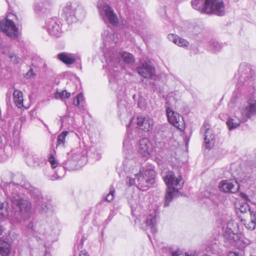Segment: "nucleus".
Returning a JSON list of instances; mask_svg holds the SVG:
<instances>
[{
  "instance_id": "obj_1",
  "label": "nucleus",
  "mask_w": 256,
  "mask_h": 256,
  "mask_svg": "<svg viewBox=\"0 0 256 256\" xmlns=\"http://www.w3.org/2000/svg\"><path fill=\"white\" fill-rule=\"evenodd\" d=\"M191 3L194 8L202 14L222 16L224 13V5L220 0H192Z\"/></svg>"
},
{
  "instance_id": "obj_2",
  "label": "nucleus",
  "mask_w": 256,
  "mask_h": 256,
  "mask_svg": "<svg viewBox=\"0 0 256 256\" xmlns=\"http://www.w3.org/2000/svg\"><path fill=\"white\" fill-rule=\"evenodd\" d=\"M138 183V187L142 190H146L149 184L152 182L154 178V172L152 170H146L136 175Z\"/></svg>"
},
{
  "instance_id": "obj_3",
  "label": "nucleus",
  "mask_w": 256,
  "mask_h": 256,
  "mask_svg": "<svg viewBox=\"0 0 256 256\" xmlns=\"http://www.w3.org/2000/svg\"><path fill=\"white\" fill-rule=\"evenodd\" d=\"M168 122L173 126L180 130L185 128V122L183 118L178 113L174 112L171 108H168L166 110Z\"/></svg>"
},
{
  "instance_id": "obj_4",
  "label": "nucleus",
  "mask_w": 256,
  "mask_h": 256,
  "mask_svg": "<svg viewBox=\"0 0 256 256\" xmlns=\"http://www.w3.org/2000/svg\"><path fill=\"white\" fill-rule=\"evenodd\" d=\"M164 180L169 190H178L182 187V184H181L182 177L178 176L176 178L174 173L171 171L166 172Z\"/></svg>"
},
{
  "instance_id": "obj_5",
  "label": "nucleus",
  "mask_w": 256,
  "mask_h": 256,
  "mask_svg": "<svg viewBox=\"0 0 256 256\" xmlns=\"http://www.w3.org/2000/svg\"><path fill=\"white\" fill-rule=\"evenodd\" d=\"M241 234L237 224H228L224 236L229 240L236 242L240 239Z\"/></svg>"
},
{
  "instance_id": "obj_6",
  "label": "nucleus",
  "mask_w": 256,
  "mask_h": 256,
  "mask_svg": "<svg viewBox=\"0 0 256 256\" xmlns=\"http://www.w3.org/2000/svg\"><path fill=\"white\" fill-rule=\"evenodd\" d=\"M239 188L238 182L234 180H224L219 184L220 190L224 192L235 194L238 192Z\"/></svg>"
},
{
  "instance_id": "obj_7",
  "label": "nucleus",
  "mask_w": 256,
  "mask_h": 256,
  "mask_svg": "<svg viewBox=\"0 0 256 256\" xmlns=\"http://www.w3.org/2000/svg\"><path fill=\"white\" fill-rule=\"evenodd\" d=\"M0 30L4 32L10 38L16 39L19 36V32L14 23L10 20L6 18V22Z\"/></svg>"
},
{
  "instance_id": "obj_8",
  "label": "nucleus",
  "mask_w": 256,
  "mask_h": 256,
  "mask_svg": "<svg viewBox=\"0 0 256 256\" xmlns=\"http://www.w3.org/2000/svg\"><path fill=\"white\" fill-rule=\"evenodd\" d=\"M246 103L247 105L240 110L242 117L246 120L256 114V100L250 98Z\"/></svg>"
},
{
  "instance_id": "obj_9",
  "label": "nucleus",
  "mask_w": 256,
  "mask_h": 256,
  "mask_svg": "<svg viewBox=\"0 0 256 256\" xmlns=\"http://www.w3.org/2000/svg\"><path fill=\"white\" fill-rule=\"evenodd\" d=\"M16 204L20 208L21 216L24 219L28 218L31 214V202L27 200L20 199L16 200Z\"/></svg>"
},
{
  "instance_id": "obj_10",
  "label": "nucleus",
  "mask_w": 256,
  "mask_h": 256,
  "mask_svg": "<svg viewBox=\"0 0 256 256\" xmlns=\"http://www.w3.org/2000/svg\"><path fill=\"white\" fill-rule=\"evenodd\" d=\"M136 124L140 130L148 132L152 130L154 122L152 118L148 116H140L137 117Z\"/></svg>"
},
{
  "instance_id": "obj_11",
  "label": "nucleus",
  "mask_w": 256,
  "mask_h": 256,
  "mask_svg": "<svg viewBox=\"0 0 256 256\" xmlns=\"http://www.w3.org/2000/svg\"><path fill=\"white\" fill-rule=\"evenodd\" d=\"M241 222L250 230H254L256 226V214L252 212L246 214L244 216L240 215Z\"/></svg>"
},
{
  "instance_id": "obj_12",
  "label": "nucleus",
  "mask_w": 256,
  "mask_h": 256,
  "mask_svg": "<svg viewBox=\"0 0 256 256\" xmlns=\"http://www.w3.org/2000/svg\"><path fill=\"white\" fill-rule=\"evenodd\" d=\"M152 144L147 138L141 139L139 142L138 150L142 156H150L152 152Z\"/></svg>"
},
{
  "instance_id": "obj_13",
  "label": "nucleus",
  "mask_w": 256,
  "mask_h": 256,
  "mask_svg": "<svg viewBox=\"0 0 256 256\" xmlns=\"http://www.w3.org/2000/svg\"><path fill=\"white\" fill-rule=\"evenodd\" d=\"M137 71L144 78H150L154 74L155 68L147 62H144L141 66L137 68Z\"/></svg>"
},
{
  "instance_id": "obj_14",
  "label": "nucleus",
  "mask_w": 256,
  "mask_h": 256,
  "mask_svg": "<svg viewBox=\"0 0 256 256\" xmlns=\"http://www.w3.org/2000/svg\"><path fill=\"white\" fill-rule=\"evenodd\" d=\"M210 126L208 124H204L202 128V130L205 132L204 142L206 148H211L214 144L215 140L214 136L212 134H209Z\"/></svg>"
},
{
  "instance_id": "obj_15",
  "label": "nucleus",
  "mask_w": 256,
  "mask_h": 256,
  "mask_svg": "<svg viewBox=\"0 0 256 256\" xmlns=\"http://www.w3.org/2000/svg\"><path fill=\"white\" fill-rule=\"evenodd\" d=\"M236 212L238 216H244L246 214H249L250 208L247 202L242 200H237L234 204Z\"/></svg>"
},
{
  "instance_id": "obj_16",
  "label": "nucleus",
  "mask_w": 256,
  "mask_h": 256,
  "mask_svg": "<svg viewBox=\"0 0 256 256\" xmlns=\"http://www.w3.org/2000/svg\"><path fill=\"white\" fill-rule=\"evenodd\" d=\"M14 102L18 108H28V106H25L24 104L23 94L22 91L16 90L13 92Z\"/></svg>"
},
{
  "instance_id": "obj_17",
  "label": "nucleus",
  "mask_w": 256,
  "mask_h": 256,
  "mask_svg": "<svg viewBox=\"0 0 256 256\" xmlns=\"http://www.w3.org/2000/svg\"><path fill=\"white\" fill-rule=\"evenodd\" d=\"M105 8V14L110 22L113 25L117 24L118 23V18L114 10L108 6H106Z\"/></svg>"
},
{
  "instance_id": "obj_18",
  "label": "nucleus",
  "mask_w": 256,
  "mask_h": 256,
  "mask_svg": "<svg viewBox=\"0 0 256 256\" xmlns=\"http://www.w3.org/2000/svg\"><path fill=\"white\" fill-rule=\"evenodd\" d=\"M58 58L64 64L70 65L76 62V58L72 54L62 52L58 55Z\"/></svg>"
},
{
  "instance_id": "obj_19",
  "label": "nucleus",
  "mask_w": 256,
  "mask_h": 256,
  "mask_svg": "<svg viewBox=\"0 0 256 256\" xmlns=\"http://www.w3.org/2000/svg\"><path fill=\"white\" fill-rule=\"evenodd\" d=\"M168 38L170 40H172L179 46L187 47L189 44L187 40L172 34H169Z\"/></svg>"
},
{
  "instance_id": "obj_20",
  "label": "nucleus",
  "mask_w": 256,
  "mask_h": 256,
  "mask_svg": "<svg viewBox=\"0 0 256 256\" xmlns=\"http://www.w3.org/2000/svg\"><path fill=\"white\" fill-rule=\"evenodd\" d=\"M11 251L10 244L4 240H0V254L2 256H8Z\"/></svg>"
},
{
  "instance_id": "obj_21",
  "label": "nucleus",
  "mask_w": 256,
  "mask_h": 256,
  "mask_svg": "<svg viewBox=\"0 0 256 256\" xmlns=\"http://www.w3.org/2000/svg\"><path fill=\"white\" fill-rule=\"evenodd\" d=\"M178 190H174L172 189L168 190L166 191V192L165 195V201H164V206H168L170 202L172 201V198H173V194L174 192H177Z\"/></svg>"
},
{
  "instance_id": "obj_22",
  "label": "nucleus",
  "mask_w": 256,
  "mask_h": 256,
  "mask_svg": "<svg viewBox=\"0 0 256 256\" xmlns=\"http://www.w3.org/2000/svg\"><path fill=\"white\" fill-rule=\"evenodd\" d=\"M8 215V210L4 202H0V222L3 221Z\"/></svg>"
},
{
  "instance_id": "obj_23",
  "label": "nucleus",
  "mask_w": 256,
  "mask_h": 256,
  "mask_svg": "<svg viewBox=\"0 0 256 256\" xmlns=\"http://www.w3.org/2000/svg\"><path fill=\"white\" fill-rule=\"evenodd\" d=\"M122 58L124 61L127 64H133L134 62V59L132 54L123 52L122 54Z\"/></svg>"
},
{
  "instance_id": "obj_24",
  "label": "nucleus",
  "mask_w": 256,
  "mask_h": 256,
  "mask_svg": "<svg viewBox=\"0 0 256 256\" xmlns=\"http://www.w3.org/2000/svg\"><path fill=\"white\" fill-rule=\"evenodd\" d=\"M68 133V132L67 131H64L58 136L56 146L60 145H62L63 146H64L66 138Z\"/></svg>"
},
{
  "instance_id": "obj_25",
  "label": "nucleus",
  "mask_w": 256,
  "mask_h": 256,
  "mask_svg": "<svg viewBox=\"0 0 256 256\" xmlns=\"http://www.w3.org/2000/svg\"><path fill=\"white\" fill-rule=\"evenodd\" d=\"M240 124V121L239 120H236L232 118H229L226 122V124L230 130L236 128Z\"/></svg>"
},
{
  "instance_id": "obj_26",
  "label": "nucleus",
  "mask_w": 256,
  "mask_h": 256,
  "mask_svg": "<svg viewBox=\"0 0 256 256\" xmlns=\"http://www.w3.org/2000/svg\"><path fill=\"white\" fill-rule=\"evenodd\" d=\"M70 96V94L66 92V90H62L61 92H57L56 94V98H68Z\"/></svg>"
},
{
  "instance_id": "obj_27",
  "label": "nucleus",
  "mask_w": 256,
  "mask_h": 256,
  "mask_svg": "<svg viewBox=\"0 0 256 256\" xmlns=\"http://www.w3.org/2000/svg\"><path fill=\"white\" fill-rule=\"evenodd\" d=\"M63 12L66 18L74 14V11L72 8L71 4H67L63 9Z\"/></svg>"
},
{
  "instance_id": "obj_28",
  "label": "nucleus",
  "mask_w": 256,
  "mask_h": 256,
  "mask_svg": "<svg viewBox=\"0 0 256 256\" xmlns=\"http://www.w3.org/2000/svg\"><path fill=\"white\" fill-rule=\"evenodd\" d=\"M48 162L50 163L52 168H55L58 166V163L56 161L55 158L52 154L50 155L48 158Z\"/></svg>"
},
{
  "instance_id": "obj_29",
  "label": "nucleus",
  "mask_w": 256,
  "mask_h": 256,
  "mask_svg": "<svg viewBox=\"0 0 256 256\" xmlns=\"http://www.w3.org/2000/svg\"><path fill=\"white\" fill-rule=\"evenodd\" d=\"M172 256H190L186 252H184L182 250L178 249L176 252L172 253Z\"/></svg>"
},
{
  "instance_id": "obj_30",
  "label": "nucleus",
  "mask_w": 256,
  "mask_h": 256,
  "mask_svg": "<svg viewBox=\"0 0 256 256\" xmlns=\"http://www.w3.org/2000/svg\"><path fill=\"white\" fill-rule=\"evenodd\" d=\"M84 98L82 94H79L76 98V106H79L82 102L84 101Z\"/></svg>"
},
{
  "instance_id": "obj_31",
  "label": "nucleus",
  "mask_w": 256,
  "mask_h": 256,
  "mask_svg": "<svg viewBox=\"0 0 256 256\" xmlns=\"http://www.w3.org/2000/svg\"><path fill=\"white\" fill-rule=\"evenodd\" d=\"M114 190H110V193L106 196V199L108 202L112 201L114 198Z\"/></svg>"
},
{
  "instance_id": "obj_32",
  "label": "nucleus",
  "mask_w": 256,
  "mask_h": 256,
  "mask_svg": "<svg viewBox=\"0 0 256 256\" xmlns=\"http://www.w3.org/2000/svg\"><path fill=\"white\" fill-rule=\"evenodd\" d=\"M9 58H10L11 61L14 63L17 64L19 62L20 58L16 56V55L13 54L12 56H10Z\"/></svg>"
},
{
  "instance_id": "obj_33",
  "label": "nucleus",
  "mask_w": 256,
  "mask_h": 256,
  "mask_svg": "<svg viewBox=\"0 0 256 256\" xmlns=\"http://www.w3.org/2000/svg\"><path fill=\"white\" fill-rule=\"evenodd\" d=\"M34 75L33 70L32 68H30L28 72L26 74V77L27 78H30L32 77Z\"/></svg>"
},
{
  "instance_id": "obj_34",
  "label": "nucleus",
  "mask_w": 256,
  "mask_h": 256,
  "mask_svg": "<svg viewBox=\"0 0 256 256\" xmlns=\"http://www.w3.org/2000/svg\"><path fill=\"white\" fill-rule=\"evenodd\" d=\"M58 28H59V26L58 24L57 25V28L55 30H53V29H51L50 28H49V30H50V33L52 34H56L58 32Z\"/></svg>"
},
{
  "instance_id": "obj_35",
  "label": "nucleus",
  "mask_w": 256,
  "mask_h": 256,
  "mask_svg": "<svg viewBox=\"0 0 256 256\" xmlns=\"http://www.w3.org/2000/svg\"><path fill=\"white\" fill-rule=\"evenodd\" d=\"M78 256H89V255L88 254V252L85 251V250H82Z\"/></svg>"
},
{
  "instance_id": "obj_36",
  "label": "nucleus",
  "mask_w": 256,
  "mask_h": 256,
  "mask_svg": "<svg viewBox=\"0 0 256 256\" xmlns=\"http://www.w3.org/2000/svg\"><path fill=\"white\" fill-rule=\"evenodd\" d=\"M240 196L242 198L245 200H248V196L244 193L240 194Z\"/></svg>"
},
{
  "instance_id": "obj_37",
  "label": "nucleus",
  "mask_w": 256,
  "mask_h": 256,
  "mask_svg": "<svg viewBox=\"0 0 256 256\" xmlns=\"http://www.w3.org/2000/svg\"><path fill=\"white\" fill-rule=\"evenodd\" d=\"M228 256H240L238 254L230 252H228Z\"/></svg>"
},
{
  "instance_id": "obj_38",
  "label": "nucleus",
  "mask_w": 256,
  "mask_h": 256,
  "mask_svg": "<svg viewBox=\"0 0 256 256\" xmlns=\"http://www.w3.org/2000/svg\"><path fill=\"white\" fill-rule=\"evenodd\" d=\"M130 185H133L134 184V180L130 178L129 180Z\"/></svg>"
},
{
  "instance_id": "obj_39",
  "label": "nucleus",
  "mask_w": 256,
  "mask_h": 256,
  "mask_svg": "<svg viewBox=\"0 0 256 256\" xmlns=\"http://www.w3.org/2000/svg\"><path fill=\"white\" fill-rule=\"evenodd\" d=\"M2 226L0 224V235L2 234Z\"/></svg>"
},
{
  "instance_id": "obj_40",
  "label": "nucleus",
  "mask_w": 256,
  "mask_h": 256,
  "mask_svg": "<svg viewBox=\"0 0 256 256\" xmlns=\"http://www.w3.org/2000/svg\"><path fill=\"white\" fill-rule=\"evenodd\" d=\"M2 141V138H1V137L0 136V144L1 143Z\"/></svg>"
}]
</instances>
